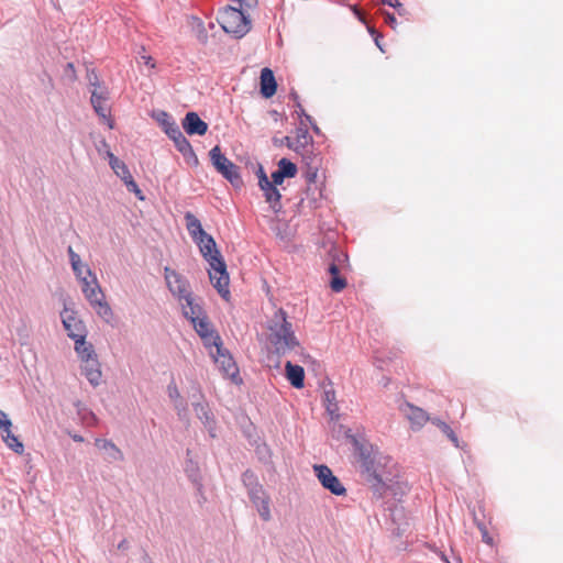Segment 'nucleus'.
I'll list each match as a JSON object with an SVG mask.
<instances>
[{
    "label": "nucleus",
    "mask_w": 563,
    "mask_h": 563,
    "mask_svg": "<svg viewBox=\"0 0 563 563\" xmlns=\"http://www.w3.org/2000/svg\"><path fill=\"white\" fill-rule=\"evenodd\" d=\"M191 324L207 349L210 350L218 343H221L222 340L220 335L214 330L207 316L201 317Z\"/></svg>",
    "instance_id": "13"
},
{
    "label": "nucleus",
    "mask_w": 563,
    "mask_h": 563,
    "mask_svg": "<svg viewBox=\"0 0 563 563\" xmlns=\"http://www.w3.org/2000/svg\"><path fill=\"white\" fill-rule=\"evenodd\" d=\"M323 401L325 404V409L331 416L332 419H336L339 417V406L335 399V391L332 389L324 390Z\"/></svg>",
    "instance_id": "28"
},
{
    "label": "nucleus",
    "mask_w": 563,
    "mask_h": 563,
    "mask_svg": "<svg viewBox=\"0 0 563 563\" xmlns=\"http://www.w3.org/2000/svg\"><path fill=\"white\" fill-rule=\"evenodd\" d=\"M86 273L90 276V285L88 287H82V292L86 299L95 308L99 316L110 317L111 308L104 300V294L99 286L96 275L91 272L90 268H86Z\"/></svg>",
    "instance_id": "4"
},
{
    "label": "nucleus",
    "mask_w": 563,
    "mask_h": 563,
    "mask_svg": "<svg viewBox=\"0 0 563 563\" xmlns=\"http://www.w3.org/2000/svg\"><path fill=\"white\" fill-rule=\"evenodd\" d=\"M361 467L366 481L371 484L374 492L377 493L378 496H383L386 490V484L383 481L382 475L377 472L374 459L368 455H363L361 460Z\"/></svg>",
    "instance_id": "10"
},
{
    "label": "nucleus",
    "mask_w": 563,
    "mask_h": 563,
    "mask_svg": "<svg viewBox=\"0 0 563 563\" xmlns=\"http://www.w3.org/2000/svg\"><path fill=\"white\" fill-rule=\"evenodd\" d=\"M258 186L264 194L266 202L274 213H279L283 209L282 194L274 184H271L269 178L262 167L257 172Z\"/></svg>",
    "instance_id": "8"
},
{
    "label": "nucleus",
    "mask_w": 563,
    "mask_h": 563,
    "mask_svg": "<svg viewBox=\"0 0 563 563\" xmlns=\"http://www.w3.org/2000/svg\"><path fill=\"white\" fill-rule=\"evenodd\" d=\"M316 177V173H311L309 174V180L312 181Z\"/></svg>",
    "instance_id": "50"
},
{
    "label": "nucleus",
    "mask_w": 563,
    "mask_h": 563,
    "mask_svg": "<svg viewBox=\"0 0 563 563\" xmlns=\"http://www.w3.org/2000/svg\"><path fill=\"white\" fill-rule=\"evenodd\" d=\"M296 112H297L298 114L306 115V114H305V110L302 109V107H301V104H300V103H298V104H297V110H296Z\"/></svg>",
    "instance_id": "48"
},
{
    "label": "nucleus",
    "mask_w": 563,
    "mask_h": 563,
    "mask_svg": "<svg viewBox=\"0 0 563 563\" xmlns=\"http://www.w3.org/2000/svg\"><path fill=\"white\" fill-rule=\"evenodd\" d=\"M0 433H1L3 441L10 449H12L16 453L23 452L24 446H23L22 442L19 441L18 437H15L12 433L11 428L3 429V431H1Z\"/></svg>",
    "instance_id": "29"
},
{
    "label": "nucleus",
    "mask_w": 563,
    "mask_h": 563,
    "mask_svg": "<svg viewBox=\"0 0 563 563\" xmlns=\"http://www.w3.org/2000/svg\"><path fill=\"white\" fill-rule=\"evenodd\" d=\"M385 21H386V22H387L391 27H394V29H395L397 21H396V18H395V15H394V14L388 13V12H387V13H385Z\"/></svg>",
    "instance_id": "42"
},
{
    "label": "nucleus",
    "mask_w": 563,
    "mask_h": 563,
    "mask_svg": "<svg viewBox=\"0 0 563 563\" xmlns=\"http://www.w3.org/2000/svg\"><path fill=\"white\" fill-rule=\"evenodd\" d=\"M277 84L272 69L265 67L261 71V93L265 98H271L276 93Z\"/></svg>",
    "instance_id": "20"
},
{
    "label": "nucleus",
    "mask_w": 563,
    "mask_h": 563,
    "mask_svg": "<svg viewBox=\"0 0 563 563\" xmlns=\"http://www.w3.org/2000/svg\"><path fill=\"white\" fill-rule=\"evenodd\" d=\"M95 444L97 448L106 451L113 461H122L124 457L122 451L110 440L96 439Z\"/></svg>",
    "instance_id": "24"
},
{
    "label": "nucleus",
    "mask_w": 563,
    "mask_h": 563,
    "mask_svg": "<svg viewBox=\"0 0 563 563\" xmlns=\"http://www.w3.org/2000/svg\"><path fill=\"white\" fill-rule=\"evenodd\" d=\"M209 155L213 166L224 178L234 186L242 184L239 167L221 153L220 146L217 145L211 148Z\"/></svg>",
    "instance_id": "5"
},
{
    "label": "nucleus",
    "mask_w": 563,
    "mask_h": 563,
    "mask_svg": "<svg viewBox=\"0 0 563 563\" xmlns=\"http://www.w3.org/2000/svg\"><path fill=\"white\" fill-rule=\"evenodd\" d=\"M197 245L199 246L201 255L205 257V260L208 262L213 257V254L216 252H219L217 250V244L214 239L205 232L203 234L199 235L197 239L194 240Z\"/></svg>",
    "instance_id": "19"
},
{
    "label": "nucleus",
    "mask_w": 563,
    "mask_h": 563,
    "mask_svg": "<svg viewBox=\"0 0 563 563\" xmlns=\"http://www.w3.org/2000/svg\"><path fill=\"white\" fill-rule=\"evenodd\" d=\"M407 416L411 423L417 427L423 426L429 419L424 410L412 406L409 407Z\"/></svg>",
    "instance_id": "30"
},
{
    "label": "nucleus",
    "mask_w": 563,
    "mask_h": 563,
    "mask_svg": "<svg viewBox=\"0 0 563 563\" xmlns=\"http://www.w3.org/2000/svg\"><path fill=\"white\" fill-rule=\"evenodd\" d=\"M10 428H12L11 420L4 411L0 410V432L3 431V429Z\"/></svg>",
    "instance_id": "36"
},
{
    "label": "nucleus",
    "mask_w": 563,
    "mask_h": 563,
    "mask_svg": "<svg viewBox=\"0 0 563 563\" xmlns=\"http://www.w3.org/2000/svg\"><path fill=\"white\" fill-rule=\"evenodd\" d=\"M396 9L398 10V12H399L400 14L402 13V11H405V8H404V5H402V4H401V7H397Z\"/></svg>",
    "instance_id": "49"
},
{
    "label": "nucleus",
    "mask_w": 563,
    "mask_h": 563,
    "mask_svg": "<svg viewBox=\"0 0 563 563\" xmlns=\"http://www.w3.org/2000/svg\"><path fill=\"white\" fill-rule=\"evenodd\" d=\"M82 374L87 377L90 384L97 386L101 379V369L97 356L85 358L81 362Z\"/></svg>",
    "instance_id": "17"
},
{
    "label": "nucleus",
    "mask_w": 563,
    "mask_h": 563,
    "mask_svg": "<svg viewBox=\"0 0 563 563\" xmlns=\"http://www.w3.org/2000/svg\"><path fill=\"white\" fill-rule=\"evenodd\" d=\"M268 341L275 347L277 353L285 354L299 345L297 338L291 329V323L287 321L286 312L279 309L269 325Z\"/></svg>",
    "instance_id": "1"
},
{
    "label": "nucleus",
    "mask_w": 563,
    "mask_h": 563,
    "mask_svg": "<svg viewBox=\"0 0 563 563\" xmlns=\"http://www.w3.org/2000/svg\"><path fill=\"white\" fill-rule=\"evenodd\" d=\"M75 341V351L80 357L81 362L85 358H90L97 356L95 349L91 343L86 342L85 339H76Z\"/></svg>",
    "instance_id": "27"
},
{
    "label": "nucleus",
    "mask_w": 563,
    "mask_h": 563,
    "mask_svg": "<svg viewBox=\"0 0 563 563\" xmlns=\"http://www.w3.org/2000/svg\"><path fill=\"white\" fill-rule=\"evenodd\" d=\"M277 170H279L286 178L295 177L298 172L297 166L287 158H282L278 162Z\"/></svg>",
    "instance_id": "33"
},
{
    "label": "nucleus",
    "mask_w": 563,
    "mask_h": 563,
    "mask_svg": "<svg viewBox=\"0 0 563 563\" xmlns=\"http://www.w3.org/2000/svg\"><path fill=\"white\" fill-rule=\"evenodd\" d=\"M329 274L331 277L340 276V269L335 263H331L328 268Z\"/></svg>",
    "instance_id": "41"
},
{
    "label": "nucleus",
    "mask_w": 563,
    "mask_h": 563,
    "mask_svg": "<svg viewBox=\"0 0 563 563\" xmlns=\"http://www.w3.org/2000/svg\"><path fill=\"white\" fill-rule=\"evenodd\" d=\"M242 9L228 7L220 12L219 22L224 32L241 37L250 31V21Z\"/></svg>",
    "instance_id": "2"
},
{
    "label": "nucleus",
    "mask_w": 563,
    "mask_h": 563,
    "mask_svg": "<svg viewBox=\"0 0 563 563\" xmlns=\"http://www.w3.org/2000/svg\"><path fill=\"white\" fill-rule=\"evenodd\" d=\"M214 362L219 365L224 376L229 377L232 382L239 383L241 378L239 376V368L227 350L222 347V342L214 345L209 350Z\"/></svg>",
    "instance_id": "7"
},
{
    "label": "nucleus",
    "mask_w": 563,
    "mask_h": 563,
    "mask_svg": "<svg viewBox=\"0 0 563 563\" xmlns=\"http://www.w3.org/2000/svg\"><path fill=\"white\" fill-rule=\"evenodd\" d=\"M155 118L168 136H172L178 130H180L177 123L172 119V117L166 111H159Z\"/></svg>",
    "instance_id": "25"
},
{
    "label": "nucleus",
    "mask_w": 563,
    "mask_h": 563,
    "mask_svg": "<svg viewBox=\"0 0 563 563\" xmlns=\"http://www.w3.org/2000/svg\"><path fill=\"white\" fill-rule=\"evenodd\" d=\"M167 391H168V396L173 399V400H176V399H179L180 398V393L177 388V386L175 384H169L168 387H167Z\"/></svg>",
    "instance_id": "38"
},
{
    "label": "nucleus",
    "mask_w": 563,
    "mask_h": 563,
    "mask_svg": "<svg viewBox=\"0 0 563 563\" xmlns=\"http://www.w3.org/2000/svg\"><path fill=\"white\" fill-rule=\"evenodd\" d=\"M71 438L76 442H82L84 441V438L81 435H79V434H73Z\"/></svg>",
    "instance_id": "47"
},
{
    "label": "nucleus",
    "mask_w": 563,
    "mask_h": 563,
    "mask_svg": "<svg viewBox=\"0 0 563 563\" xmlns=\"http://www.w3.org/2000/svg\"><path fill=\"white\" fill-rule=\"evenodd\" d=\"M108 158H109V164H110L111 168L123 180V183L126 185L129 191L134 192L135 195H137L140 197V199H143V197L141 196V190H140L137 184L134 181L125 163L120 161L111 152H108Z\"/></svg>",
    "instance_id": "14"
},
{
    "label": "nucleus",
    "mask_w": 563,
    "mask_h": 563,
    "mask_svg": "<svg viewBox=\"0 0 563 563\" xmlns=\"http://www.w3.org/2000/svg\"><path fill=\"white\" fill-rule=\"evenodd\" d=\"M443 431L444 433L454 442L456 443L457 442V438L455 435V433L453 432V430L445 423H443Z\"/></svg>",
    "instance_id": "39"
},
{
    "label": "nucleus",
    "mask_w": 563,
    "mask_h": 563,
    "mask_svg": "<svg viewBox=\"0 0 563 563\" xmlns=\"http://www.w3.org/2000/svg\"><path fill=\"white\" fill-rule=\"evenodd\" d=\"M313 471L323 488L336 496L345 495V487L327 465H314Z\"/></svg>",
    "instance_id": "11"
},
{
    "label": "nucleus",
    "mask_w": 563,
    "mask_h": 563,
    "mask_svg": "<svg viewBox=\"0 0 563 563\" xmlns=\"http://www.w3.org/2000/svg\"><path fill=\"white\" fill-rule=\"evenodd\" d=\"M181 301H184L181 303L184 314L191 323L206 316L201 307L194 302L191 295H189L188 298H184Z\"/></svg>",
    "instance_id": "22"
},
{
    "label": "nucleus",
    "mask_w": 563,
    "mask_h": 563,
    "mask_svg": "<svg viewBox=\"0 0 563 563\" xmlns=\"http://www.w3.org/2000/svg\"><path fill=\"white\" fill-rule=\"evenodd\" d=\"M478 528L481 530V533H482V540L483 542H485L486 544L493 547L494 545V539L493 537L488 533V530L487 528L484 526V525H478Z\"/></svg>",
    "instance_id": "35"
},
{
    "label": "nucleus",
    "mask_w": 563,
    "mask_h": 563,
    "mask_svg": "<svg viewBox=\"0 0 563 563\" xmlns=\"http://www.w3.org/2000/svg\"><path fill=\"white\" fill-rule=\"evenodd\" d=\"M197 417L206 424L210 426L213 422V417L207 404L197 402L194 405Z\"/></svg>",
    "instance_id": "32"
},
{
    "label": "nucleus",
    "mask_w": 563,
    "mask_h": 563,
    "mask_svg": "<svg viewBox=\"0 0 563 563\" xmlns=\"http://www.w3.org/2000/svg\"><path fill=\"white\" fill-rule=\"evenodd\" d=\"M185 221L188 233L190 234L192 240L197 239L199 235L205 233L200 220L191 212H187L185 214Z\"/></svg>",
    "instance_id": "26"
},
{
    "label": "nucleus",
    "mask_w": 563,
    "mask_h": 563,
    "mask_svg": "<svg viewBox=\"0 0 563 563\" xmlns=\"http://www.w3.org/2000/svg\"><path fill=\"white\" fill-rule=\"evenodd\" d=\"M68 255L70 258L71 267L77 278L86 275V268H89L87 265L82 264L80 257L77 253L74 252L73 247H68Z\"/></svg>",
    "instance_id": "31"
},
{
    "label": "nucleus",
    "mask_w": 563,
    "mask_h": 563,
    "mask_svg": "<svg viewBox=\"0 0 563 563\" xmlns=\"http://www.w3.org/2000/svg\"><path fill=\"white\" fill-rule=\"evenodd\" d=\"M210 265L209 269V278L213 287L218 290L222 298L229 299L230 290H229V274L227 272V265L220 254V252H216L213 257L208 261Z\"/></svg>",
    "instance_id": "3"
},
{
    "label": "nucleus",
    "mask_w": 563,
    "mask_h": 563,
    "mask_svg": "<svg viewBox=\"0 0 563 563\" xmlns=\"http://www.w3.org/2000/svg\"><path fill=\"white\" fill-rule=\"evenodd\" d=\"M382 2L393 8L401 7V3L398 0H382Z\"/></svg>",
    "instance_id": "45"
},
{
    "label": "nucleus",
    "mask_w": 563,
    "mask_h": 563,
    "mask_svg": "<svg viewBox=\"0 0 563 563\" xmlns=\"http://www.w3.org/2000/svg\"><path fill=\"white\" fill-rule=\"evenodd\" d=\"M183 128L189 135H203L208 131V124L196 112H188L183 120Z\"/></svg>",
    "instance_id": "16"
},
{
    "label": "nucleus",
    "mask_w": 563,
    "mask_h": 563,
    "mask_svg": "<svg viewBox=\"0 0 563 563\" xmlns=\"http://www.w3.org/2000/svg\"><path fill=\"white\" fill-rule=\"evenodd\" d=\"M346 285H347V283H346L345 277H343L341 275L331 277V279H330V288L334 292H341L346 287Z\"/></svg>",
    "instance_id": "34"
},
{
    "label": "nucleus",
    "mask_w": 563,
    "mask_h": 563,
    "mask_svg": "<svg viewBox=\"0 0 563 563\" xmlns=\"http://www.w3.org/2000/svg\"><path fill=\"white\" fill-rule=\"evenodd\" d=\"M286 377L295 388H302L305 385V369L300 365H295L290 361L285 364Z\"/></svg>",
    "instance_id": "21"
},
{
    "label": "nucleus",
    "mask_w": 563,
    "mask_h": 563,
    "mask_svg": "<svg viewBox=\"0 0 563 563\" xmlns=\"http://www.w3.org/2000/svg\"><path fill=\"white\" fill-rule=\"evenodd\" d=\"M141 58L145 65L150 66L151 68H155L154 59L151 56L143 55Z\"/></svg>",
    "instance_id": "43"
},
{
    "label": "nucleus",
    "mask_w": 563,
    "mask_h": 563,
    "mask_svg": "<svg viewBox=\"0 0 563 563\" xmlns=\"http://www.w3.org/2000/svg\"><path fill=\"white\" fill-rule=\"evenodd\" d=\"M91 86H93V90L91 91V104L95 109L96 113L100 117L101 121L108 125L109 129L114 128V121L110 114V108L107 104L109 93L107 88L100 86L98 82L90 81Z\"/></svg>",
    "instance_id": "6"
},
{
    "label": "nucleus",
    "mask_w": 563,
    "mask_h": 563,
    "mask_svg": "<svg viewBox=\"0 0 563 563\" xmlns=\"http://www.w3.org/2000/svg\"><path fill=\"white\" fill-rule=\"evenodd\" d=\"M285 141L290 150L303 155L312 144V136L307 128L299 126L294 131V135L286 136Z\"/></svg>",
    "instance_id": "15"
},
{
    "label": "nucleus",
    "mask_w": 563,
    "mask_h": 563,
    "mask_svg": "<svg viewBox=\"0 0 563 563\" xmlns=\"http://www.w3.org/2000/svg\"><path fill=\"white\" fill-rule=\"evenodd\" d=\"M67 67H68V69H73V68H74V65H73L71 63H69V64L67 65Z\"/></svg>",
    "instance_id": "51"
},
{
    "label": "nucleus",
    "mask_w": 563,
    "mask_h": 563,
    "mask_svg": "<svg viewBox=\"0 0 563 563\" xmlns=\"http://www.w3.org/2000/svg\"><path fill=\"white\" fill-rule=\"evenodd\" d=\"M369 31H371V33H372V34H376L375 43H376V45L380 48V51H383V48H382V46H380V44H379V43H380V40H379L380 34H377V33L375 32V30H373V29H369Z\"/></svg>",
    "instance_id": "46"
},
{
    "label": "nucleus",
    "mask_w": 563,
    "mask_h": 563,
    "mask_svg": "<svg viewBox=\"0 0 563 563\" xmlns=\"http://www.w3.org/2000/svg\"><path fill=\"white\" fill-rule=\"evenodd\" d=\"M81 282L82 287H88L90 285V276L89 275H82L78 278Z\"/></svg>",
    "instance_id": "44"
},
{
    "label": "nucleus",
    "mask_w": 563,
    "mask_h": 563,
    "mask_svg": "<svg viewBox=\"0 0 563 563\" xmlns=\"http://www.w3.org/2000/svg\"><path fill=\"white\" fill-rule=\"evenodd\" d=\"M169 139L173 140L176 148L185 156V157H192L195 162L197 163V156L194 153V150L186 139V136L183 134L180 130H178L175 134L169 136Z\"/></svg>",
    "instance_id": "23"
},
{
    "label": "nucleus",
    "mask_w": 563,
    "mask_h": 563,
    "mask_svg": "<svg viewBox=\"0 0 563 563\" xmlns=\"http://www.w3.org/2000/svg\"><path fill=\"white\" fill-rule=\"evenodd\" d=\"M63 324L68 333V336L73 340L86 338V328L82 321L77 319L75 316L65 317L63 319Z\"/></svg>",
    "instance_id": "18"
},
{
    "label": "nucleus",
    "mask_w": 563,
    "mask_h": 563,
    "mask_svg": "<svg viewBox=\"0 0 563 563\" xmlns=\"http://www.w3.org/2000/svg\"><path fill=\"white\" fill-rule=\"evenodd\" d=\"M241 8H253L257 4V0H238Z\"/></svg>",
    "instance_id": "40"
},
{
    "label": "nucleus",
    "mask_w": 563,
    "mask_h": 563,
    "mask_svg": "<svg viewBox=\"0 0 563 563\" xmlns=\"http://www.w3.org/2000/svg\"><path fill=\"white\" fill-rule=\"evenodd\" d=\"M249 496L253 505L256 507L260 517L264 521H269L272 519L271 498L263 486L257 483L251 486L249 488Z\"/></svg>",
    "instance_id": "9"
},
{
    "label": "nucleus",
    "mask_w": 563,
    "mask_h": 563,
    "mask_svg": "<svg viewBox=\"0 0 563 563\" xmlns=\"http://www.w3.org/2000/svg\"><path fill=\"white\" fill-rule=\"evenodd\" d=\"M164 277L170 292L180 301L191 295L187 279L176 271L165 267Z\"/></svg>",
    "instance_id": "12"
},
{
    "label": "nucleus",
    "mask_w": 563,
    "mask_h": 563,
    "mask_svg": "<svg viewBox=\"0 0 563 563\" xmlns=\"http://www.w3.org/2000/svg\"><path fill=\"white\" fill-rule=\"evenodd\" d=\"M286 177L279 172V170H275L274 173H272V179L271 180V184H274V186H278V185H282L284 179Z\"/></svg>",
    "instance_id": "37"
}]
</instances>
